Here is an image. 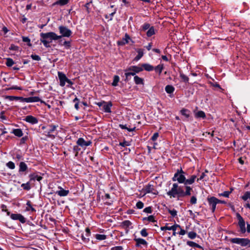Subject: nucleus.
Returning a JSON list of instances; mask_svg holds the SVG:
<instances>
[{
  "mask_svg": "<svg viewBox=\"0 0 250 250\" xmlns=\"http://www.w3.org/2000/svg\"><path fill=\"white\" fill-rule=\"evenodd\" d=\"M137 55L135 57L134 61H139L144 55V52L142 49H138L137 50Z\"/></svg>",
  "mask_w": 250,
  "mask_h": 250,
  "instance_id": "c9c22d12",
  "label": "nucleus"
},
{
  "mask_svg": "<svg viewBox=\"0 0 250 250\" xmlns=\"http://www.w3.org/2000/svg\"><path fill=\"white\" fill-rule=\"evenodd\" d=\"M125 71H133L135 74H137L143 71V67H142L141 64L138 65H132L127 67Z\"/></svg>",
  "mask_w": 250,
  "mask_h": 250,
  "instance_id": "9d476101",
  "label": "nucleus"
},
{
  "mask_svg": "<svg viewBox=\"0 0 250 250\" xmlns=\"http://www.w3.org/2000/svg\"><path fill=\"white\" fill-rule=\"evenodd\" d=\"M144 206V203L142 201H138L136 205V206L138 209H142L143 208Z\"/></svg>",
  "mask_w": 250,
  "mask_h": 250,
  "instance_id": "680f3d73",
  "label": "nucleus"
},
{
  "mask_svg": "<svg viewBox=\"0 0 250 250\" xmlns=\"http://www.w3.org/2000/svg\"><path fill=\"white\" fill-rule=\"evenodd\" d=\"M236 217L238 220V225L240 229V231L241 233H244L246 231L245 228V222L240 213H236Z\"/></svg>",
  "mask_w": 250,
  "mask_h": 250,
  "instance_id": "0eeeda50",
  "label": "nucleus"
},
{
  "mask_svg": "<svg viewBox=\"0 0 250 250\" xmlns=\"http://www.w3.org/2000/svg\"><path fill=\"white\" fill-rule=\"evenodd\" d=\"M28 168L27 165L23 162H20L19 164V173L20 174L26 173Z\"/></svg>",
  "mask_w": 250,
  "mask_h": 250,
  "instance_id": "2eb2a0df",
  "label": "nucleus"
},
{
  "mask_svg": "<svg viewBox=\"0 0 250 250\" xmlns=\"http://www.w3.org/2000/svg\"><path fill=\"white\" fill-rule=\"evenodd\" d=\"M167 225H168V224H167ZM181 228V226L178 224H174V225L168 227L167 225L164 226V227H161V229L162 230H172L173 231H175L176 230L177 228Z\"/></svg>",
  "mask_w": 250,
  "mask_h": 250,
  "instance_id": "4be33fe9",
  "label": "nucleus"
},
{
  "mask_svg": "<svg viewBox=\"0 0 250 250\" xmlns=\"http://www.w3.org/2000/svg\"><path fill=\"white\" fill-rule=\"evenodd\" d=\"M156 33V30L155 29L154 27L151 26L146 32V35L147 37L149 38L155 35Z\"/></svg>",
  "mask_w": 250,
  "mask_h": 250,
  "instance_id": "b1692460",
  "label": "nucleus"
},
{
  "mask_svg": "<svg viewBox=\"0 0 250 250\" xmlns=\"http://www.w3.org/2000/svg\"><path fill=\"white\" fill-rule=\"evenodd\" d=\"M159 133L158 132H155L153 135H152V136L151 137V140L152 141H155L158 137H159Z\"/></svg>",
  "mask_w": 250,
  "mask_h": 250,
  "instance_id": "e2e57ef3",
  "label": "nucleus"
},
{
  "mask_svg": "<svg viewBox=\"0 0 250 250\" xmlns=\"http://www.w3.org/2000/svg\"><path fill=\"white\" fill-rule=\"evenodd\" d=\"M58 76L60 80V85L62 87L64 86L68 78L65 74L62 72L59 71L58 72Z\"/></svg>",
  "mask_w": 250,
  "mask_h": 250,
  "instance_id": "f8f14e48",
  "label": "nucleus"
},
{
  "mask_svg": "<svg viewBox=\"0 0 250 250\" xmlns=\"http://www.w3.org/2000/svg\"><path fill=\"white\" fill-rule=\"evenodd\" d=\"M130 40V37L127 33L125 34V38H123L121 41L117 42V44L120 46H123L125 44L129 42V40Z\"/></svg>",
  "mask_w": 250,
  "mask_h": 250,
  "instance_id": "f3484780",
  "label": "nucleus"
},
{
  "mask_svg": "<svg viewBox=\"0 0 250 250\" xmlns=\"http://www.w3.org/2000/svg\"><path fill=\"white\" fill-rule=\"evenodd\" d=\"M62 40H59V44L61 46H64L65 49H69L71 46V40L70 41H65L63 43H61V42H62Z\"/></svg>",
  "mask_w": 250,
  "mask_h": 250,
  "instance_id": "a878e982",
  "label": "nucleus"
},
{
  "mask_svg": "<svg viewBox=\"0 0 250 250\" xmlns=\"http://www.w3.org/2000/svg\"><path fill=\"white\" fill-rule=\"evenodd\" d=\"M9 49L10 50L18 51L19 49V47L14 44H11Z\"/></svg>",
  "mask_w": 250,
  "mask_h": 250,
  "instance_id": "052dcab7",
  "label": "nucleus"
},
{
  "mask_svg": "<svg viewBox=\"0 0 250 250\" xmlns=\"http://www.w3.org/2000/svg\"><path fill=\"white\" fill-rule=\"evenodd\" d=\"M197 236V233L194 231H190L188 233V237L191 239H194Z\"/></svg>",
  "mask_w": 250,
  "mask_h": 250,
  "instance_id": "5fc2aeb1",
  "label": "nucleus"
},
{
  "mask_svg": "<svg viewBox=\"0 0 250 250\" xmlns=\"http://www.w3.org/2000/svg\"><path fill=\"white\" fill-rule=\"evenodd\" d=\"M79 146H74L73 148V151L75 152V156L77 157L78 155L79 151H80L81 148L79 147Z\"/></svg>",
  "mask_w": 250,
  "mask_h": 250,
  "instance_id": "864d4df0",
  "label": "nucleus"
},
{
  "mask_svg": "<svg viewBox=\"0 0 250 250\" xmlns=\"http://www.w3.org/2000/svg\"><path fill=\"white\" fill-rule=\"evenodd\" d=\"M112 106V104L111 102H109L108 103L106 102V104H104L103 106V110L104 112L106 113H111V107Z\"/></svg>",
  "mask_w": 250,
  "mask_h": 250,
  "instance_id": "5701e85b",
  "label": "nucleus"
},
{
  "mask_svg": "<svg viewBox=\"0 0 250 250\" xmlns=\"http://www.w3.org/2000/svg\"><path fill=\"white\" fill-rule=\"evenodd\" d=\"M49 127V129L48 131H45V133H46V136L50 138L54 139L55 138V136L52 133L54 132L56 129L58 127V125H55L53 124H50L48 125Z\"/></svg>",
  "mask_w": 250,
  "mask_h": 250,
  "instance_id": "6e6552de",
  "label": "nucleus"
},
{
  "mask_svg": "<svg viewBox=\"0 0 250 250\" xmlns=\"http://www.w3.org/2000/svg\"><path fill=\"white\" fill-rule=\"evenodd\" d=\"M77 145L81 147H86L91 145L92 142L90 141H85L83 138H79L77 141Z\"/></svg>",
  "mask_w": 250,
  "mask_h": 250,
  "instance_id": "ddd939ff",
  "label": "nucleus"
},
{
  "mask_svg": "<svg viewBox=\"0 0 250 250\" xmlns=\"http://www.w3.org/2000/svg\"><path fill=\"white\" fill-rule=\"evenodd\" d=\"M231 193V191H225L222 193H219V196H224L227 198L229 197V194Z\"/></svg>",
  "mask_w": 250,
  "mask_h": 250,
  "instance_id": "8fccbe9b",
  "label": "nucleus"
},
{
  "mask_svg": "<svg viewBox=\"0 0 250 250\" xmlns=\"http://www.w3.org/2000/svg\"><path fill=\"white\" fill-rule=\"evenodd\" d=\"M122 246H115L111 248V250H123Z\"/></svg>",
  "mask_w": 250,
  "mask_h": 250,
  "instance_id": "774afa93",
  "label": "nucleus"
},
{
  "mask_svg": "<svg viewBox=\"0 0 250 250\" xmlns=\"http://www.w3.org/2000/svg\"><path fill=\"white\" fill-rule=\"evenodd\" d=\"M143 211L147 213H151L152 212V207H147L144 209Z\"/></svg>",
  "mask_w": 250,
  "mask_h": 250,
  "instance_id": "bf43d9fd",
  "label": "nucleus"
},
{
  "mask_svg": "<svg viewBox=\"0 0 250 250\" xmlns=\"http://www.w3.org/2000/svg\"><path fill=\"white\" fill-rule=\"evenodd\" d=\"M143 70L145 69L147 71H151L154 70V67L149 63H142L141 64Z\"/></svg>",
  "mask_w": 250,
  "mask_h": 250,
  "instance_id": "bb28decb",
  "label": "nucleus"
},
{
  "mask_svg": "<svg viewBox=\"0 0 250 250\" xmlns=\"http://www.w3.org/2000/svg\"><path fill=\"white\" fill-rule=\"evenodd\" d=\"M180 77L182 80V81L185 83H188L189 82V78L188 76L185 75L182 71L179 72Z\"/></svg>",
  "mask_w": 250,
  "mask_h": 250,
  "instance_id": "4c0bfd02",
  "label": "nucleus"
},
{
  "mask_svg": "<svg viewBox=\"0 0 250 250\" xmlns=\"http://www.w3.org/2000/svg\"><path fill=\"white\" fill-rule=\"evenodd\" d=\"M180 112L181 115L185 116L187 119L190 117V111L188 109L183 108L180 110Z\"/></svg>",
  "mask_w": 250,
  "mask_h": 250,
  "instance_id": "c756f323",
  "label": "nucleus"
},
{
  "mask_svg": "<svg viewBox=\"0 0 250 250\" xmlns=\"http://www.w3.org/2000/svg\"><path fill=\"white\" fill-rule=\"evenodd\" d=\"M195 117L196 118H202L203 119L206 118V115L205 113L202 111H198L195 114Z\"/></svg>",
  "mask_w": 250,
  "mask_h": 250,
  "instance_id": "72a5a7b5",
  "label": "nucleus"
},
{
  "mask_svg": "<svg viewBox=\"0 0 250 250\" xmlns=\"http://www.w3.org/2000/svg\"><path fill=\"white\" fill-rule=\"evenodd\" d=\"M40 41L46 48L50 47V43L52 41H56L61 39V37L58 36L55 32H49L47 33H40Z\"/></svg>",
  "mask_w": 250,
  "mask_h": 250,
  "instance_id": "f03ea898",
  "label": "nucleus"
},
{
  "mask_svg": "<svg viewBox=\"0 0 250 250\" xmlns=\"http://www.w3.org/2000/svg\"><path fill=\"white\" fill-rule=\"evenodd\" d=\"M29 177L30 178V181H35V180H37L40 182L42 179V177L41 176L38 175L37 173H32L29 175Z\"/></svg>",
  "mask_w": 250,
  "mask_h": 250,
  "instance_id": "aec40b11",
  "label": "nucleus"
},
{
  "mask_svg": "<svg viewBox=\"0 0 250 250\" xmlns=\"http://www.w3.org/2000/svg\"><path fill=\"white\" fill-rule=\"evenodd\" d=\"M230 241L232 243L239 244L242 247H250V240L248 238H234L230 239Z\"/></svg>",
  "mask_w": 250,
  "mask_h": 250,
  "instance_id": "7ed1b4c3",
  "label": "nucleus"
},
{
  "mask_svg": "<svg viewBox=\"0 0 250 250\" xmlns=\"http://www.w3.org/2000/svg\"><path fill=\"white\" fill-rule=\"evenodd\" d=\"M24 120L32 125L37 124L38 123V119L32 115L26 116Z\"/></svg>",
  "mask_w": 250,
  "mask_h": 250,
  "instance_id": "dca6fc26",
  "label": "nucleus"
},
{
  "mask_svg": "<svg viewBox=\"0 0 250 250\" xmlns=\"http://www.w3.org/2000/svg\"><path fill=\"white\" fill-rule=\"evenodd\" d=\"M150 26L151 25L149 23L145 22L141 26L140 30L141 32H145L147 30Z\"/></svg>",
  "mask_w": 250,
  "mask_h": 250,
  "instance_id": "e433bc0d",
  "label": "nucleus"
},
{
  "mask_svg": "<svg viewBox=\"0 0 250 250\" xmlns=\"http://www.w3.org/2000/svg\"><path fill=\"white\" fill-rule=\"evenodd\" d=\"M10 218L14 220H19L20 222L24 224L26 222L25 218L20 213H12Z\"/></svg>",
  "mask_w": 250,
  "mask_h": 250,
  "instance_id": "9b49d317",
  "label": "nucleus"
},
{
  "mask_svg": "<svg viewBox=\"0 0 250 250\" xmlns=\"http://www.w3.org/2000/svg\"><path fill=\"white\" fill-rule=\"evenodd\" d=\"M15 158L18 161L23 160V158L21 153H16Z\"/></svg>",
  "mask_w": 250,
  "mask_h": 250,
  "instance_id": "69168bd1",
  "label": "nucleus"
},
{
  "mask_svg": "<svg viewBox=\"0 0 250 250\" xmlns=\"http://www.w3.org/2000/svg\"><path fill=\"white\" fill-rule=\"evenodd\" d=\"M134 240L136 242V247H139L141 246V245L144 246H147V242L144 239L142 238H134Z\"/></svg>",
  "mask_w": 250,
  "mask_h": 250,
  "instance_id": "412c9836",
  "label": "nucleus"
},
{
  "mask_svg": "<svg viewBox=\"0 0 250 250\" xmlns=\"http://www.w3.org/2000/svg\"><path fill=\"white\" fill-rule=\"evenodd\" d=\"M172 180L174 182L177 181L179 184H184L186 181V178L185 174H178L175 173L174 176L172 178Z\"/></svg>",
  "mask_w": 250,
  "mask_h": 250,
  "instance_id": "1a4fd4ad",
  "label": "nucleus"
},
{
  "mask_svg": "<svg viewBox=\"0 0 250 250\" xmlns=\"http://www.w3.org/2000/svg\"><path fill=\"white\" fill-rule=\"evenodd\" d=\"M120 81V77L118 75H115L113 77V81L112 83V85L113 86H116L118 85V83Z\"/></svg>",
  "mask_w": 250,
  "mask_h": 250,
  "instance_id": "c03bdc74",
  "label": "nucleus"
},
{
  "mask_svg": "<svg viewBox=\"0 0 250 250\" xmlns=\"http://www.w3.org/2000/svg\"><path fill=\"white\" fill-rule=\"evenodd\" d=\"M125 76H128V75H129L130 76H133L134 77L135 76H136V74L133 71L125 72Z\"/></svg>",
  "mask_w": 250,
  "mask_h": 250,
  "instance_id": "338daca9",
  "label": "nucleus"
},
{
  "mask_svg": "<svg viewBox=\"0 0 250 250\" xmlns=\"http://www.w3.org/2000/svg\"><path fill=\"white\" fill-rule=\"evenodd\" d=\"M30 57L33 60L35 61H39L41 60V58L39 55L36 54H32Z\"/></svg>",
  "mask_w": 250,
  "mask_h": 250,
  "instance_id": "13d9d810",
  "label": "nucleus"
},
{
  "mask_svg": "<svg viewBox=\"0 0 250 250\" xmlns=\"http://www.w3.org/2000/svg\"><path fill=\"white\" fill-rule=\"evenodd\" d=\"M59 190L56 192V193L61 197L66 196L69 193V190L64 189L61 187H58Z\"/></svg>",
  "mask_w": 250,
  "mask_h": 250,
  "instance_id": "6ab92c4d",
  "label": "nucleus"
},
{
  "mask_svg": "<svg viewBox=\"0 0 250 250\" xmlns=\"http://www.w3.org/2000/svg\"><path fill=\"white\" fill-rule=\"evenodd\" d=\"M22 40L23 42H26L28 46H32V44L30 42V39L28 37L22 36Z\"/></svg>",
  "mask_w": 250,
  "mask_h": 250,
  "instance_id": "49530a36",
  "label": "nucleus"
},
{
  "mask_svg": "<svg viewBox=\"0 0 250 250\" xmlns=\"http://www.w3.org/2000/svg\"><path fill=\"white\" fill-rule=\"evenodd\" d=\"M59 30L61 35L58 36L61 37V39L62 37H67L69 38L71 36L72 34V31L68 29L66 26L63 25H61L59 27Z\"/></svg>",
  "mask_w": 250,
  "mask_h": 250,
  "instance_id": "20e7f679",
  "label": "nucleus"
},
{
  "mask_svg": "<svg viewBox=\"0 0 250 250\" xmlns=\"http://www.w3.org/2000/svg\"><path fill=\"white\" fill-rule=\"evenodd\" d=\"M197 199L195 196H192L190 198V203L192 205H195L197 203Z\"/></svg>",
  "mask_w": 250,
  "mask_h": 250,
  "instance_id": "4d7b16f0",
  "label": "nucleus"
},
{
  "mask_svg": "<svg viewBox=\"0 0 250 250\" xmlns=\"http://www.w3.org/2000/svg\"><path fill=\"white\" fill-rule=\"evenodd\" d=\"M26 205L27 207L26 208V211H30L31 210L32 212H36V210L35 208L32 207V204L30 201L28 200L26 202Z\"/></svg>",
  "mask_w": 250,
  "mask_h": 250,
  "instance_id": "ea45409f",
  "label": "nucleus"
},
{
  "mask_svg": "<svg viewBox=\"0 0 250 250\" xmlns=\"http://www.w3.org/2000/svg\"><path fill=\"white\" fill-rule=\"evenodd\" d=\"M140 234L143 237H146L148 235L147 229L146 228L143 229L140 231Z\"/></svg>",
  "mask_w": 250,
  "mask_h": 250,
  "instance_id": "6e6d98bb",
  "label": "nucleus"
},
{
  "mask_svg": "<svg viewBox=\"0 0 250 250\" xmlns=\"http://www.w3.org/2000/svg\"><path fill=\"white\" fill-rule=\"evenodd\" d=\"M96 238L99 240H103L106 239V235L104 234H97L95 236Z\"/></svg>",
  "mask_w": 250,
  "mask_h": 250,
  "instance_id": "de8ad7c7",
  "label": "nucleus"
},
{
  "mask_svg": "<svg viewBox=\"0 0 250 250\" xmlns=\"http://www.w3.org/2000/svg\"><path fill=\"white\" fill-rule=\"evenodd\" d=\"M134 81L135 83L137 85L144 84V80L139 77L138 76H135L134 77Z\"/></svg>",
  "mask_w": 250,
  "mask_h": 250,
  "instance_id": "7c9ffc66",
  "label": "nucleus"
},
{
  "mask_svg": "<svg viewBox=\"0 0 250 250\" xmlns=\"http://www.w3.org/2000/svg\"><path fill=\"white\" fill-rule=\"evenodd\" d=\"M167 211H168V213L170 214V215H171V216L173 218L175 217L177 215V210L174 208L172 210L168 209Z\"/></svg>",
  "mask_w": 250,
  "mask_h": 250,
  "instance_id": "3c124183",
  "label": "nucleus"
},
{
  "mask_svg": "<svg viewBox=\"0 0 250 250\" xmlns=\"http://www.w3.org/2000/svg\"><path fill=\"white\" fill-rule=\"evenodd\" d=\"M131 224L132 223L130 221L125 220L122 223L121 226L122 228L126 229V232L127 233L128 231L127 229L131 225Z\"/></svg>",
  "mask_w": 250,
  "mask_h": 250,
  "instance_id": "2f4dec72",
  "label": "nucleus"
},
{
  "mask_svg": "<svg viewBox=\"0 0 250 250\" xmlns=\"http://www.w3.org/2000/svg\"><path fill=\"white\" fill-rule=\"evenodd\" d=\"M164 69V64L160 63L154 67V70L156 73H158L159 75L162 73L163 70Z\"/></svg>",
  "mask_w": 250,
  "mask_h": 250,
  "instance_id": "f704fd0d",
  "label": "nucleus"
},
{
  "mask_svg": "<svg viewBox=\"0 0 250 250\" xmlns=\"http://www.w3.org/2000/svg\"><path fill=\"white\" fill-rule=\"evenodd\" d=\"M15 63L14 61L12 59L8 58L6 59V65L8 67L12 66Z\"/></svg>",
  "mask_w": 250,
  "mask_h": 250,
  "instance_id": "a18cd8bd",
  "label": "nucleus"
},
{
  "mask_svg": "<svg viewBox=\"0 0 250 250\" xmlns=\"http://www.w3.org/2000/svg\"><path fill=\"white\" fill-rule=\"evenodd\" d=\"M119 146H122L123 147H125L126 146H129V142L124 140L123 142H120Z\"/></svg>",
  "mask_w": 250,
  "mask_h": 250,
  "instance_id": "0e129e2a",
  "label": "nucleus"
},
{
  "mask_svg": "<svg viewBox=\"0 0 250 250\" xmlns=\"http://www.w3.org/2000/svg\"><path fill=\"white\" fill-rule=\"evenodd\" d=\"M197 178L196 175H192L190 176V178L187 179L186 183H185V186H188V185H192L196 180Z\"/></svg>",
  "mask_w": 250,
  "mask_h": 250,
  "instance_id": "c85d7f7f",
  "label": "nucleus"
},
{
  "mask_svg": "<svg viewBox=\"0 0 250 250\" xmlns=\"http://www.w3.org/2000/svg\"><path fill=\"white\" fill-rule=\"evenodd\" d=\"M187 244L189 246L193 247V248H199V249H203V247L199 245V244H198L196 243L193 242V241H187Z\"/></svg>",
  "mask_w": 250,
  "mask_h": 250,
  "instance_id": "58836bf2",
  "label": "nucleus"
},
{
  "mask_svg": "<svg viewBox=\"0 0 250 250\" xmlns=\"http://www.w3.org/2000/svg\"><path fill=\"white\" fill-rule=\"evenodd\" d=\"M142 220L143 221L147 220L149 222H157V220L155 219V217L153 215H149L148 217H144Z\"/></svg>",
  "mask_w": 250,
  "mask_h": 250,
  "instance_id": "79ce46f5",
  "label": "nucleus"
},
{
  "mask_svg": "<svg viewBox=\"0 0 250 250\" xmlns=\"http://www.w3.org/2000/svg\"><path fill=\"white\" fill-rule=\"evenodd\" d=\"M142 191L144 192L145 194L151 193L154 195H157L158 194V192L155 188L154 186L150 184V183L146 185L142 189Z\"/></svg>",
  "mask_w": 250,
  "mask_h": 250,
  "instance_id": "39448f33",
  "label": "nucleus"
},
{
  "mask_svg": "<svg viewBox=\"0 0 250 250\" xmlns=\"http://www.w3.org/2000/svg\"><path fill=\"white\" fill-rule=\"evenodd\" d=\"M6 99L9 101H12L14 100H20L21 102H24L25 98L22 97L13 96H7Z\"/></svg>",
  "mask_w": 250,
  "mask_h": 250,
  "instance_id": "393cba45",
  "label": "nucleus"
},
{
  "mask_svg": "<svg viewBox=\"0 0 250 250\" xmlns=\"http://www.w3.org/2000/svg\"><path fill=\"white\" fill-rule=\"evenodd\" d=\"M91 234L90 230L88 228L85 229V235L83 233L81 234V238L82 240L84 243H88L89 241V237Z\"/></svg>",
  "mask_w": 250,
  "mask_h": 250,
  "instance_id": "4468645a",
  "label": "nucleus"
},
{
  "mask_svg": "<svg viewBox=\"0 0 250 250\" xmlns=\"http://www.w3.org/2000/svg\"><path fill=\"white\" fill-rule=\"evenodd\" d=\"M11 133H13L15 136L18 137H21L23 136V134L22 130L20 128L13 129Z\"/></svg>",
  "mask_w": 250,
  "mask_h": 250,
  "instance_id": "473e14b6",
  "label": "nucleus"
},
{
  "mask_svg": "<svg viewBox=\"0 0 250 250\" xmlns=\"http://www.w3.org/2000/svg\"><path fill=\"white\" fill-rule=\"evenodd\" d=\"M70 0H58L52 4V6H55L56 5L60 6H64L66 5L69 1Z\"/></svg>",
  "mask_w": 250,
  "mask_h": 250,
  "instance_id": "cd10ccee",
  "label": "nucleus"
},
{
  "mask_svg": "<svg viewBox=\"0 0 250 250\" xmlns=\"http://www.w3.org/2000/svg\"><path fill=\"white\" fill-rule=\"evenodd\" d=\"M6 166L11 169H14L15 168V165L14 163L12 161H9L6 164Z\"/></svg>",
  "mask_w": 250,
  "mask_h": 250,
  "instance_id": "603ef678",
  "label": "nucleus"
},
{
  "mask_svg": "<svg viewBox=\"0 0 250 250\" xmlns=\"http://www.w3.org/2000/svg\"><path fill=\"white\" fill-rule=\"evenodd\" d=\"M216 200V197L214 196H208L207 198L209 209L211 210L212 213H214L216 208V205L217 204Z\"/></svg>",
  "mask_w": 250,
  "mask_h": 250,
  "instance_id": "423d86ee",
  "label": "nucleus"
},
{
  "mask_svg": "<svg viewBox=\"0 0 250 250\" xmlns=\"http://www.w3.org/2000/svg\"><path fill=\"white\" fill-rule=\"evenodd\" d=\"M40 102L41 103H43L44 102L41 100L39 97H30L28 98H25L24 102L26 103H34Z\"/></svg>",
  "mask_w": 250,
  "mask_h": 250,
  "instance_id": "a211bd4d",
  "label": "nucleus"
},
{
  "mask_svg": "<svg viewBox=\"0 0 250 250\" xmlns=\"http://www.w3.org/2000/svg\"><path fill=\"white\" fill-rule=\"evenodd\" d=\"M175 88L171 85H167L165 87V91L168 94H172L174 91Z\"/></svg>",
  "mask_w": 250,
  "mask_h": 250,
  "instance_id": "a19ab883",
  "label": "nucleus"
},
{
  "mask_svg": "<svg viewBox=\"0 0 250 250\" xmlns=\"http://www.w3.org/2000/svg\"><path fill=\"white\" fill-rule=\"evenodd\" d=\"M192 190V188L188 186H179L178 183H175L173 184L171 189L167 193V194L170 198H174L177 200H181V198L190 196Z\"/></svg>",
  "mask_w": 250,
  "mask_h": 250,
  "instance_id": "f257e3e1",
  "label": "nucleus"
},
{
  "mask_svg": "<svg viewBox=\"0 0 250 250\" xmlns=\"http://www.w3.org/2000/svg\"><path fill=\"white\" fill-rule=\"evenodd\" d=\"M241 198L244 201H247L248 199H250V191H246Z\"/></svg>",
  "mask_w": 250,
  "mask_h": 250,
  "instance_id": "09e8293b",
  "label": "nucleus"
},
{
  "mask_svg": "<svg viewBox=\"0 0 250 250\" xmlns=\"http://www.w3.org/2000/svg\"><path fill=\"white\" fill-rule=\"evenodd\" d=\"M31 181H28L26 183H23L21 185V187L23 188L24 190H29L31 187L30 186V182Z\"/></svg>",
  "mask_w": 250,
  "mask_h": 250,
  "instance_id": "37998d69",
  "label": "nucleus"
}]
</instances>
